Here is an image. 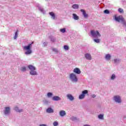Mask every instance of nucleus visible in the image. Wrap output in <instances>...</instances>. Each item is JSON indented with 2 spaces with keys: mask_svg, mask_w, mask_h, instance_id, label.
I'll return each mask as SVG.
<instances>
[{
  "mask_svg": "<svg viewBox=\"0 0 126 126\" xmlns=\"http://www.w3.org/2000/svg\"><path fill=\"white\" fill-rule=\"evenodd\" d=\"M104 13H106V14H109L110 13V11H108V10H105L104 11Z\"/></svg>",
  "mask_w": 126,
  "mask_h": 126,
  "instance_id": "32",
  "label": "nucleus"
},
{
  "mask_svg": "<svg viewBox=\"0 0 126 126\" xmlns=\"http://www.w3.org/2000/svg\"><path fill=\"white\" fill-rule=\"evenodd\" d=\"M91 34L94 38H98V37H101V34L99 33L98 31H91Z\"/></svg>",
  "mask_w": 126,
  "mask_h": 126,
  "instance_id": "4",
  "label": "nucleus"
},
{
  "mask_svg": "<svg viewBox=\"0 0 126 126\" xmlns=\"http://www.w3.org/2000/svg\"><path fill=\"white\" fill-rule=\"evenodd\" d=\"M85 97V95L83 94H82L79 95V99H84V98Z\"/></svg>",
  "mask_w": 126,
  "mask_h": 126,
  "instance_id": "23",
  "label": "nucleus"
},
{
  "mask_svg": "<svg viewBox=\"0 0 126 126\" xmlns=\"http://www.w3.org/2000/svg\"><path fill=\"white\" fill-rule=\"evenodd\" d=\"M105 59L107 61H110V60H111V55L110 54H107L105 56Z\"/></svg>",
  "mask_w": 126,
  "mask_h": 126,
  "instance_id": "18",
  "label": "nucleus"
},
{
  "mask_svg": "<svg viewBox=\"0 0 126 126\" xmlns=\"http://www.w3.org/2000/svg\"><path fill=\"white\" fill-rule=\"evenodd\" d=\"M60 31L62 32V33H64V32H65V29H61Z\"/></svg>",
  "mask_w": 126,
  "mask_h": 126,
  "instance_id": "28",
  "label": "nucleus"
},
{
  "mask_svg": "<svg viewBox=\"0 0 126 126\" xmlns=\"http://www.w3.org/2000/svg\"><path fill=\"white\" fill-rule=\"evenodd\" d=\"M53 125L54 126H58L59 125V123H58V122L55 121L53 123Z\"/></svg>",
  "mask_w": 126,
  "mask_h": 126,
  "instance_id": "30",
  "label": "nucleus"
},
{
  "mask_svg": "<svg viewBox=\"0 0 126 126\" xmlns=\"http://www.w3.org/2000/svg\"><path fill=\"white\" fill-rule=\"evenodd\" d=\"M52 50L53 51V52H55V53H58V49H57L56 48H53Z\"/></svg>",
  "mask_w": 126,
  "mask_h": 126,
  "instance_id": "33",
  "label": "nucleus"
},
{
  "mask_svg": "<svg viewBox=\"0 0 126 126\" xmlns=\"http://www.w3.org/2000/svg\"><path fill=\"white\" fill-rule=\"evenodd\" d=\"M18 37V30H17L15 33V36H14V39H16Z\"/></svg>",
  "mask_w": 126,
  "mask_h": 126,
  "instance_id": "21",
  "label": "nucleus"
},
{
  "mask_svg": "<svg viewBox=\"0 0 126 126\" xmlns=\"http://www.w3.org/2000/svg\"><path fill=\"white\" fill-rule=\"evenodd\" d=\"M14 110H15V111H16V112H18L19 113L23 112V110L22 109L19 110L17 107H15Z\"/></svg>",
  "mask_w": 126,
  "mask_h": 126,
  "instance_id": "17",
  "label": "nucleus"
},
{
  "mask_svg": "<svg viewBox=\"0 0 126 126\" xmlns=\"http://www.w3.org/2000/svg\"><path fill=\"white\" fill-rule=\"evenodd\" d=\"M47 113H48L49 114H51L52 113H54V110L52 109V108H48L46 110Z\"/></svg>",
  "mask_w": 126,
  "mask_h": 126,
  "instance_id": "14",
  "label": "nucleus"
},
{
  "mask_svg": "<svg viewBox=\"0 0 126 126\" xmlns=\"http://www.w3.org/2000/svg\"><path fill=\"white\" fill-rule=\"evenodd\" d=\"M114 63H116L117 62H118V60L115 59V60H114Z\"/></svg>",
  "mask_w": 126,
  "mask_h": 126,
  "instance_id": "34",
  "label": "nucleus"
},
{
  "mask_svg": "<svg viewBox=\"0 0 126 126\" xmlns=\"http://www.w3.org/2000/svg\"><path fill=\"white\" fill-rule=\"evenodd\" d=\"M63 48L64 50H65L66 51H68V50L69 49V48L68 47V46L67 45H64Z\"/></svg>",
  "mask_w": 126,
  "mask_h": 126,
  "instance_id": "26",
  "label": "nucleus"
},
{
  "mask_svg": "<svg viewBox=\"0 0 126 126\" xmlns=\"http://www.w3.org/2000/svg\"><path fill=\"white\" fill-rule=\"evenodd\" d=\"M73 19L75 20H78V19H79V17H78V16L76 15V14H73Z\"/></svg>",
  "mask_w": 126,
  "mask_h": 126,
  "instance_id": "16",
  "label": "nucleus"
},
{
  "mask_svg": "<svg viewBox=\"0 0 126 126\" xmlns=\"http://www.w3.org/2000/svg\"><path fill=\"white\" fill-rule=\"evenodd\" d=\"M118 11L120 13H124V9H122V8H119L118 9Z\"/></svg>",
  "mask_w": 126,
  "mask_h": 126,
  "instance_id": "24",
  "label": "nucleus"
},
{
  "mask_svg": "<svg viewBox=\"0 0 126 126\" xmlns=\"http://www.w3.org/2000/svg\"><path fill=\"white\" fill-rule=\"evenodd\" d=\"M5 115H8L10 113V108L9 107H5V110L4 111Z\"/></svg>",
  "mask_w": 126,
  "mask_h": 126,
  "instance_id": "7",
  "label": "nucleus"
},
{
  "mask_svg": "<svg viewBox=\"0 0 126 126\" xmlns=\"http://www.w3.org/2000/svg\"><path fill=\"white\" fill-rule=\"evenodd\" d=\"M67 97L69 99L70 101H73V100H74V97L73 96H72V95H71V94H67Z\"/></svg>",
  "mask_w": 126,
  "mask_h": 126,
  "instance_id": "10",
  "label": "nucleus"
},
{
  "mask_svg": "<svg viewBox=\"0 0 126 126\" xmlns=\"http://www.w3.org/2000/svg\"><path fill=\"white\" fill-rule=\"evenodd\" d=\"M47 96L48 97H52V96H53V94H52L51 93H48L47 94Z\"/></svg>",
  "mask_w": 126,
  "mask_h": 126,
  "instance_id": "29",
  "label": "nucleus"
},
{
  "mask_svg": "<svg viewBox=\"0 0 126 126\" xmlns=\"http://www.w3.org/2000/svg\"><path fill=\"white\" fill-rule=\"evenodd\" d=\"M83 95H85V94H88V91L86 90H84L82 92V94Z\"/></svg>",
  "mask_w": 126,
  "mask_h": 126,
  "instance_id": "22",
  "label": "nucleus"
},
{
  "mask_svg": "<svg viewBox=\"0 0 126 126\" xmlns=\"http://www.w3.org/2000/svg\"><path fill=\"white\" fill-rule=\"evenodd\" d=\"M85 57L87 60H89V61H91L92 60V57H91V55L89 53H87L85 55Z\"/></svg>",
  "mask_w": 126,
  "mask_h": 126,
  "instance_id": "8",
  "label": "nucleus"
},
{
  "mask_svg": "<svg viewBox=\"0 0 126 126\" xmlns=\"http://www.w3.org/2000/svg\"><path fill=\"white\" fill-rule=\"evenodd\" d=\"M52 100H53V101H59L60 100H61V98L59 96H53V97L52 98Z\"/></svg>",
  "mask_w": 126,
  "mask_h": 126,
  "instance_id": "15",
  "label": "nucleus"
},
{
  "mask_svg": "<svg viewBox=\"0 0 126 126\" xmlns=\"http://www.w3.org/2000/svg\"><path fill=\"white\" fill-rule=\"evenodd\" d=\"M73 72L77 74H80V73H81V71H80V69L79 68H75L73 70Z\"/></svg>",
  "mask_w": 126,
  "mask_h": 126,
  "instance_id": "9",
  "label": "nucleus"
},
{
  "mask_svg": "<svg viewBox=\"0 0 126 126\" xmlns=\"http://www.w3.org/2000/svg\"><path fill=\"white\" fill-rule=\"evenodd\" d=\"M70 79L73 81L74 82H77L78 79H77V77H76V75L74 73H71L70 74Z\"/></svg>",
  "mask_w": 126,
  "mask_h": 126,
  "instance_id": "5",
  "label": "nucleus"
},
{
  "mask_svg": "<svg viewBox=\"0 0 126 126\" xmlns=\"http://www.w3.org/2000/svg\"><path fill=\"white\" fill-rule=\"evenodd\" d=\"M92 97H93V98H95V97H96V95L95 94H93L92 95Z\"/></svg>",
  "mask_w": 126,
  "mask_h": 126,
  "instance_id": "35",
  "label": "nucleus"
},
{
  "mask_svg": "<svg viewBox=\"0 0 126 126\" xmlns=\"http://www.w3.org/2000/svg\"><path fill=\"white\" fill-rule=\"evenodd\" d=\"M98 118L100 120H104V115L100 114V115H98Z\"/></svg>",
  "mask_w": 126,
  "mask_h": 126,
  "instance_id": "20",
  "label": "nucleus"
},
{
  "mask_svg": "<svg viewBox=\"0 0 126 126\" xmlns=\"http://www.w3.org/2000/svg\"><path fill=\"white\" fill-rule=\"evenodd\" d=\"M21 70L22 71H25L26 70V67H22L21 68Z\"/></svg>",
  "mask_w": 126,
  "mask_h": 126,
  "instance_id": "31",
  "label": "nucleus"
},
{
  "mask_svg": "<svg viewBox=\"0 0 126 126\" xmlns=\"http://www.w3.org/2000/svg\"><path fill=\"white\" fill-rule=\"evenodd\" d=\"M115 20L116 21H117V22H122L124 25H126V22L125 20V18H124V17L122 15H120L118 17L115 15Z\"/></svg>",
  "mask_w": 126,
  "mask_h": 126,
  "instance_id": "2",
  "label": "nucleus"
},
{
  "mask_svg": "<svg viewBox=\"0 0 126 126\" xmlns=\"http://www.w3.org/2000/svg\"><path fill=\"white\" fill-rule=\"evenodd\" d=\"M94 42H95V43H100V39H94Z\"/></svg>",
  "mask_w": 126,
  "mask_h": 126,
  "instance_id": "27",
  "label": "nucleus"
},
{
  "mask_svg": "<svg viewBox=\"0 0 126 126\" xmlns=\"http://www.w3.org/2000/svg\"><path fill=\"white\" fill-rule=\"evenodd\" d=\"M81 12H82L83 13V15L84 16V17H85V18H87V17H88V14H87L86 13V12H85V11L83 9H81Z\"/></svg>",
  "mask_w": 126,
  "mask_h": 126,
  "instance_id": "11",
  "label": "nucleus"
},
{
  "mask_svg": "<svg viewBox=\"0 0 126 126\" xmlns=\"http://www.w3.org/2000/svg\"><path fill=\"white\" fill-rule=\"evenodd\" d=\"M33 43L34 42H32L31 43L28 44V46H25L23 47L24 50H25V51H27L25 52L26 55H30L32 54V50H31V48L32 47V45H33Z\"/></svg>",
  "mask_w": 126,
  "mask_h": 126,
  "instance_id": "1",
  "label": "nucleus"
},
{
  "mask_svg": "<svg viewBox=\"0 0 126 126\" xmlns=\"http://www.w3.org/2000/svg\"><path fill=\"white\" fill-rule=\"evenodd\" d=\"M115 78H116V75H115V74H113L111 76V79H112V80H114Z\"/></svg>",
  "mask_w": 126,
  "mask_h": 126,
  "instance_id": "25",
  "label": "nucleus"
},
{
  "mask_svg": "<svg viewBox=\"0 0 126 126\" xmlns=\"http://www.w3.org/2000/svg\"><path fill=\"white\" fill-rule=\"evenodd\" d=\"M114 99L115 102H117V103H121L122 102V100H121V97L119 95L114 96Z\"/></svg>",
  "mask_w": 126,
  "mask_h": 126,
  "instance_id": "6",
  "label": "nucleus"
},
{
  "mask_svg": "<svg viewBox=\"0 0 126 126\" xmlns=\"http://www.w3.org/2000/svg\"><path fill=\"white\" fill-rule=\"evenodd\" d=\"M60 115L61 117H64L66 115V113L64 110H61L60 111Z\"/></svg>",
  "mask_w": 126,
  "mask_h": 126,
  "instance_id": "12",
  "label": "nucleus"
},
{
  "mask_svg": "<svg viewBox=\"0 0 126 126\" xmlns=\"http://www.w3.org/2000/svg\"><path fill=\"white\" fill-rule=\"evenodd\" d=\"M28 67L29 69H30L31 71L30 72V73L31 75H37V72L35 71L36 70V68L32 65H29L28 66Z\"/></svg>",
  "mask_w": 126,
  "mask_h": 126,
  "instance_id": "3",
  "label": "nucleus"
},
{
  "mask_svg": "<svg viewBox=\"0 0 126 126\" xmlns=\"http://www.w3.org/2000/svg\"><path fill=\"white\" fill-rule=\"evenodd\" d=\"M49 14L50 16H51V18H52V19H56V15L55 13H54L53 12H49Z\"/></svg>",
  "mask_w": 126,
  "mask_h": 126,
  "instance_id": "13",
  "label": "nucleus"
},
{
  "mask_svg": "<svg viewBox=\"0 0 126 126\" xmlns=\"http://www.w3.org/2000/svg\"><path fill=\"white\" fill-rule=\"evenodd\" d=\"M72 7L74 8V9H78L79 6L78 4H75L72 6Z\"/></svg>",
  "mask_w": 126,
  "mask_h": 126,
  "instance_id": "19",
  "label": "nucleus"
}]
</instances>
